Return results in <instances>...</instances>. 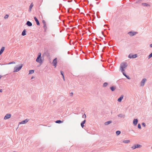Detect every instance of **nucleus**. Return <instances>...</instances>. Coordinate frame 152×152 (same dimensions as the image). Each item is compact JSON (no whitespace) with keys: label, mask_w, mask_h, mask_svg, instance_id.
<instances>
[{"label":"nucleus","mask_w":152,"mask_h":152,"mask_svg":"<svg viewBox=\"0 0 152 152\" xmlns=\"http://www.w3.org/2000/svg\"><path fill=\"white\" fill-rule=\"evenodd\" d=\"M26 35V30L25 29H24L22 33V35L23 36H25Z\"/></svg>","instance_id":"412c9836"},{"label":"nucleus","mask_w":152,"mask_h":152,"mask_svg":"<svg viewBox=\"0 0 152 152\" xmlns=\"http://www.w3.org/2000/svg\"><path fill=\"white\" fill-rule=\"evenodd\" d=\"M86 122V119L83 121L81 123V126L82 128H83L84 126V124Z\"/></svg>","instance_id":"f3484780"},{"label":"nucleus","mask_w":152,"mask_h":152,"mask_svg":"<svg viewBox=\"0 0 152 152\" xmlns=\"http://www.w3.org/2000/svg\"><path fill=\"white\" fill-rule=\"evenodd\" d=\"M142 126H143L144 127H145L146 126L145 124V123H142Z\"/></svg>","instance_id":"72a5a7b5"},{"label":"nucleus","mask_w":152,"mask_h":152,"mask_svg":"<svg viewBox=\"0 0 152 152\" xmlns=\"http://www.w3.org/2000/svg\"><path fill=\"white\" fill-rule=\"evenodd\" d=\"M150 47L151 48H152V44H151L150 45Z\"/></svg>","instance_id":"ea45409f"},{"label":"nucleus","mask_w":152,"mask_h":152,"mask_svg":"<svg viewBox=\"0 0 152 152\" xmlns=\"http://www.w3.org/2000/svg\"><path fill=\"white\" fill-rule=\"evenodd\" d=\"M108 85V83L107 82L104 83L103 84V87H106Z\"/></svg>","instance_id":"cd10ccee"},{"label":"nucleus","mask_w":152,"mask_h":152,"mask_svg":"<svg viewBox=\"0 0 152 152\" xmlns=\"http://www.w3.org/2000/svg\"><path fill=\"white\" fill-rule=\"evenodd\" d=\"M63 122V121H61L60 120H57L55 121V122L56 123L58 124H60Z\"/></svg>","instance_id":"b1692460"},{"label":"nucleus","mask_w":152,"mask_h":152,"mask_svg":"<svg viewBox=\"0 0 152 152\" xmlns=\"http://www.w3.org/2000/svg\"><path fill=\"white\" fill-rule=\"evenodd\" d=\"M2 92V89H0V92Z\"/></svg>","instance_id":"a19ab883"},{"label":"nucleus","mask_w":152,"mask_h":152,"mask_svg":"<svg viewBox=\"0 0 152 152\" xmlns=\"http://www.w3.org/2000/svg\"><path fill=\"white\" fill-rule=\"evenodd\" d=\"M123 97H124V95H121L120 96V97L118 99L117 101L119 102H121L122 99L123 98Z\"/></svg>","instance_id":"ddd939ff"},{"label":"nucleus","mask_w":152,"mask_h":152,"mask_svg":"<svg viewBox=\"0 0 152 152\" xmlns=\"http://www.w3.org/2000/svg\"><path fill=\"white\" fill-rule=\"evenodd\" d=\"M41 53H39L38 56L36 59V61L40 64H42V61L41 58Z\"/></svg>","instance_id":"7ed1b4c3"},{"label":"nucleus","mask_w":152,"mask_h":152,"mask_svg":"<svg viewBox=\"0 0 152 152\" xmlns=\"http://www.w3.org/2000/svg\"><path fill=\"white\" fill-rule=\"evenodd\" d=\"M123 143H128L130 142L129 140H124L123 141Z\"/></svg>","instance_id":"5701e85b"},{"label":"nucleus","mask_w":152,"mask_h":152,"mask_svg":"<svg viewBox=\"0 0 152 152\" xmlns=\"http://www.w3.org/2000/svg\"><path fill=\"white\" fill-rule=\"evenodd\" d=\"M11 117V114H7L4 117V119L5 120H6L10 118Z\"/></svg>","instance_id":"6e6552de"},{"label":"nucleus","mask_w":152,"mask_h":152,"mask_svg":"<svg viewBox=\"0 0 152 152\" xmlns=\"http://www.w3.org/2000/svg\"><path fill=\"white\" fill-rule=\"evenodd\" d=\"M4 47H1V48L0 50V55L2 54V53H3V52L4 50Z\"/></svg>","instance_id":"6ab92c4d"},{"label":"nucleus","mask_w":152,"mask_h":152,"mask_svg":"<svg viewBox=\"0 0 152 152\" xmlns=\"http://www.w3.org/2000/svg\"><path fill=\"white\" fill-rule=\"evenodd\" d=\"M15 63V62L13 61L11 63H10L9 64H14Z\"/></svg>","instance_id":"4c0bfd02"},{"label":"nucleus","mask_w":152,"mask_h":152,"mask_svg":"<svg viewBox=\"0 0 152 152\" xmlns=\"http://www.w3.org/2000/svg\"><path fill=\"white\" fill-rule=\"evenodd\" d=\"M118 117H119L120 118H124L125 117V115H123V114H119V115H118Z\"/></svg>","instance_id":"4be33fe9"},{"label":"nucleus","mask_w":152,"mask_h":152,"mask_svg":"<svg viewBox=\"0 0 152 152\" xmlns=\"http://www.w3.org/2000/svg\"><path fill=\"white\" fill-rule=\"evenodd\" d=\"M42 22L44 24H46V22L45 21V20H43L42 21Z\"/></svg>","instance_id":"c9c22d12"},{"label":"nucleus","mask_w":152,"mask_h":152,"mask_svg":"<svg viewBox=\"0 0 152 152\" xmlns=\"http://www.w3.org/2000/svg\"><path fill=\"white\" fill-rule=\"evenodd\" d=\"M23 65L21 64L18 65L15 67L14 69V72H17L19 71L22 68Z\"/></svg>","instance_id":"f257e3e1"},{"label":"nucleus","mask_w":152,"mask_h":152,"mask_svg":"<svg viewBox=\"0 0 152 152\" xmlns=\"http://www.w3.org/2000/svg\"><path fill=\"white\" fill-rule=\"evenodd\" d=\"M138 128L139 129H140L141 128V125L140 124H138L137 126Z\"/></svg>","instance_id":"7c9ffc66"},{"label":"nucleus","mask_w":152,"mask_h":152,"mask_svg":"<svg viewBox=\"0 0 152 152\" xmlns=\"http://www.w3.org/2000/svg\"><path fill=\"white\" fill-rule=\"evenodd\" d=\"M64 72L63 71H61V74L62 76L64 75Z\"/></svg>","instance_id":"f704fd0d"},{"label":"nucleus","mask_w":152,"mask_h":152,"mask_svg":"<svg viewBox=\"0 0 152 152\" xmlns=\"http://www.w3.org/2000/svg\"><path fill=\"white\" fill-rule=\"evenodd\" d=\"M62 77L63 78L64 80L65 79H64V75L62 76Z\"/></svg>","instance_id":"58836bf2"},{"label":"nucleus","mask_w":152,"mask_h":152,"mask_svg":"<svg viewBox=\"0 0 152 152\" xmlns=\"http://www.w3.org/2000/svg\"><path fill=\"white\" fill-rule=\"evenodd\" d=\"M57 62V58H56L54 59L53 61V66L56 67V65Z\"/></svg>","instance_id":"9d476101"},{"label":"nucleus","mask_w":152,"mask_h":152,"mask_svg":"<svg viewBox=\"0 0 152 152\" xmlns=\"http://www.w3.org/2000/svg\"><path fill=\"white\" fill-rule=\"evenodd\" d=\"M127 66V63L126 62H123L121 63L120 65V69L121 72L124 71V68H126Z\"/></svg>","instance_id":"f03ea898"},{"label":"nucleus","mask_w":152,"mask_h":152,"mask_svg":"<svg viewBox=\"0 0 152 152\" xmlns=\"http://www.w3.org/2000/svg\"><path fill=\"white\" fill-rule=\"evenodd\" d=\"M111 114H112V113H113V112H112V111H111Z\"/></svg>","instance_id":"c03bdc74"},{"label":"nucleus","mask_w":152,"mask_h":152,"mask_svg":"<svg viewBox=\"0 0 152 152\" xmlns=\"http://www.w3.org/2000/svg\"><path fill=\"white\" fill-rule=\"evenodd\" d=\"M122 72L123 73V75L127 78V79L129 80L130 79V78L128 75H127L124 72V71Z\"/></svg>","instance_id":"2eb2a0df"},{"label":"nucleus","mask_w":152,"mask_h":152,"mask_svg":"<svg viewBox=\"0 0 152 152\" xmlns=\"http://www.w3.org/2000/svg\"><path fill=\"white\" fill-rule=\"evenodd\" d=\"M33 3H31V4H30V6H29V8L28 10V11L30 12L31 11V9L32 8V7L33 6Z\"/></svg>","instance_id":"a211bd4d"},{"label":"nucleus","mask_w":152,"mask_h":152,"mask_svg":"<svg viewBox=\"0 0 152 152\" xmlns=\"http://www.w3.org/2000/svg\"><path fill=\"white\" fill-rule=\"evenodd\" d=\"M111 123H112V121H108L105 122L104 123V124L105 125H108V124H110Z\"/></svg>","instance_id":"aec40b11"},{"label":"nucleus","mask_w":152,"mask_h":152,"mask_svg":"<svg viewBox=\"0 0 152 152\" xmlns=\"http://www.w3.org/2000/svg\"><path fill=\"white\" fill-rule=\"evenodd\" d=\"M34 19L35 21H36V23L37 24L38 26L39 25L40 23H39V22L38 20L37 19V18L36 17H34Z\"/></svg>","instance_id":"f8f14e48"},{"label":"nucleus","mask_w":152,"mask_h":152,"mask_svg":"<svg viewBox=\"0 0 152 152\" xmlns=\"http://www.w3.org/2000/svg\"><path fill=\"white\" fill-rule=\"evenodd\" d=\"M33 78H34V77H31V79H33Z\"/></svg>","instance_id":"37998d69"},{"label":"nucleus","mask_w":152,"mask_h":152,"mask_svg":"<svg viewBox=\"0 0 152 152\" xmlns=\"http://www.w3.org/2000/svg\"><path fill=\"white\" fill-rule=\"evenodd\" d=\"M138 1H141L142 0H137Z\"/></svg>","instance_id":"79ce46f5"},{"label":"nucleus","mask_w":152,"mask_h":152,"mask_svg":"<svg viewBox=\"0 0 152 152\" xmlns=\"http://www.w3.org/2000/svg\"><path fill=\"white\" fill-rule=\"evenodd\" d=\"M9 17V15H6L4 17V18L5 19H7Z\"/></svg>","instance_id":"2f4dec72"},{"label":"nucleus","mask_w":152,"mask_h":152,"mask_svg":"<svg viewBox=\"0 0 152 152\" xmlns=\"http://www.w3.org/2000/svg\"><path fill=\"white\" fill-rule=\"evenodd\" d=\"M137 54H133L132 53L130 54L128 56V57L130 58H137Z\"/></svg>","instance_id":"20e7f679"},{"label":"nucleus","mask_w":152,"mask_h":152,"mask_svg":"<svg viewBox=\"0 0 152 152\" xmlns=\"http://www.w3.org/2000/svg\"><path fill=\"white\" fill-rule=\"evenodd\" d=\"M26 24L28 26H31L32 25V23L29 21H28Z\"/></svg>","instance_id":"4468645a"},{"label":"nucleus","mask_w":152,"mask_h":152,"mask_svg":"<svg viewBox=\"0 0 152 152\" xmlns=\"http://www.w3.org/2000/svg\"><path fill=\"white\" fill-rule=\"evenodd\" d=\"M146 78H144L142 79L140 83V86H144L145 83L146 81Z\"/></svg>","instance_id":"0eeeda50"},{"label":"nucleus","mask_w":152,"mask_h":152,"mask_svg":"<svg viewBox=\"0 0 152 152\" xmlns=\"http://www.w3.org/2000/svg\"><path fill=\"white\" fill-rule=\"evenodd\" d=\"M138 122V120L137 119V118H134L133 121V124H134V125L135 126H136Z\"/></svg>","instance_id":"1a4fd4ad"},{"label":"nucleus","mask_w":152,"mask_h":152,"mask_svg":"<svg viewBox=\"0 0 152 152\" xmlns=\"http://www.w3.org/2000/svg\"><path fill=\"white\" fill-rule=\"evenodd\" d=\"M142 4L144 6H146V7H148V6H149V5L148 4L146 3H143Z\"/></svg>","instance_id":"393cba45"},{"label":"nucleus","mask_w":152,"mask_h":152,"mask_svg":"<svg viewBox=\"0 0 152 152\" xmlns=\"http://www.w3.org/2000/svg\"><path fill=\"white\" fill-rule=\"evenodd\" d=\"M43 25H44L43 27H44V29H45V31L47 29L46 25V24H44Z\"/></svg>","instance_id":"c85d7f7f"},{"label":"nucleus","mask_w":152,"mask_h":152,"mask_svg":"<svg viewBox=\"0 0 152 152\" xmlns=\"http://www.w3.org/2000/svg\"><path fill=\"white\" fill-rule=\"evenodd\" d=\"M34 72V70H31L29 71V74H31L33 73Z\"/></svg>","instance_id":"a878e982"},{"label":"nucleus","mask_w":152,"mask_h":152,"mask_svg":"<svg viewBox=\"0 0 152 152\" xmlns=\"http://www.w3.org/2000/svg\"><path fill=\"white\" fill-rule=\"evenodd\" d=\"M110 89L112 91H113L115 89L116 87L114 86H112L110 87Z\"/></svg>","instance_id":"dca6fc26"},{"label":"nucleus","mask_w":152,"mask_h":152,"mask_svg":"<svg viewBox=\"0 0 152 152\" xmlns=\"http://www.w3.org/2000/svg\"><path fill=\"white\" fill-rule=\"evenodd\" d=\"M0 65H3V64H0Z\"/></svg>","instance_id":"a18cd8bd"},{"label":"nucleus","mask_w":152,"mask_h":152,"mask_svg":"<svg viewBox=\"0 0 152 152\" xmlns=\"http://www.w3.org/2000/svg\"><path fill=\"white\" fill-rule=\"evenodd\" d=\"M121 133V132L120 131H117L116 132V133L117 136L119 135Z\"/></svg>","instance_id":"bb28decb"},{"label":"nucleus","mask_w":152,"mask_h":152,"mask_svg":"<svg viewBox=\"0 0 152 152\" xmlns=\"http://www.w3.org/2000/svg\"><path fill=\"white\" fill-rule=\"evenodd\" d=\"M86 115L85 114H84L83 115H82V118H86Z\"/></svg>","instance_id":"473e14b6"},{"label":"nucleus","mask_w":152,"mask_h":152,"mask_svg":"<svg viewBox=\"0 0 152 152\" xmlns=\"http://www.w3.org/2000/svg\"><path fill=\"white\" fill-rule=\"evenodd\" d=\"M142 146L141 145L138 144H134L132 147L131 148L133 149H134L137 148H140L142 147Z\"/></svg>","instance_id":"39448f33"},{"label":"nucleus","mask_w":152,"mask_h":152,"mask_svg":"<svg viewBox=\"0 0 152 152\" xmlns=\"http://www.w3.org/2000/svg\"><path fill=\"white\" fill-rule=\"evenodd\" d=\"M137 32H133L132 31H130L128 33V34L130 36H133L136 34Z\"/></svg>","instance_id":"423d86ee"},{"label":"nucleus","mask_w":152,"mask_h":152,"mask_svg":"<svg viewBox=\"0 0 152 152\" xmlns=\"http://www.w3.org/2000/svg\"><path fill=\"white\" fill-rule=\"evenodd\" d=\"M28 121V119H26L20 122H19V124H25L27 123Z\"/></svg>","instance_id":"9b49d317"},{"label":"nucleus","mask_w":152,"mask_h":152,"mask_svg":"<svg viewBox=\"0 0 152 152\" xmlns=\"http://www.w3.org/2000/svg\"><path fill=\"white\" fill-rule=\"evenodd\" d=\"M73 95V93L71 92L70 94V96H72Z\"/></svg>","instance_id":"e433bc0d"},{"label":"nucleus","mask_w":152,"mask_h":152,"mask_svg":"<svg viewBox=\"0 0 152 152\" xmlns=\"http://www.w3.org/2000/svg\"><path fill=\"white\" fill-rule=\"evenodd\" d=\"M152 57V52L148 56V59H149Z\"/></svg>","instance_id":"c756f323"}]
</instances>
